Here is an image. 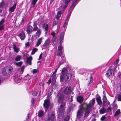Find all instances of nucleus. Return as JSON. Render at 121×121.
Instances as JSON below:
<instances>
[{
  "mask_svg": "<svg viewBox=\"0 0 121 121\" xmlns=\"http://www.w3.org/2000/svg\"><path fill=\"white\" fill-rule=\"evenodd\" d=\"M95 103V99L94 98L90 101L88 104L84 103L79 106V109L77 112V117L79 120H81L83 118L87 117L89 114L90 111Z\"/></svg>",
  "mask_w": 121,
  "mask_h": 121,
  "instance_id": "nucleus-1",
  "label": "nucleus"
},
{
  "mask_svg": "<svg viewBox=\"0 0 121 121\" xmlns=\"http://www.w3.org/2000/svg\"><path fill=\"white\" fill-rule=\"evenodd\" d=\"M33 26V27L30 25L27 27L26 31L27 34H29L32 31H37L35 34L32 37V39H35L40 36L41 32V30L40 29H38L37 24L35 22L34 23Z\"/></svg>",
  "mask_w": 121,
  "mask_h": 121,
  "instance_id": "nucleus-2",
  "label": "nucleus"
},
{
  "mask_svg": "<svg viewBox=\"0 0 121 121\" xmlns=\"http://www.w3.org/2000/svg\"><path fill=\"white\" fill-rule=\"evenodd\" d=\"M68 71L65 68H63L62 70V75L60 76V80L61 82L65 80V82H69L71 78V75L70 73H67Z\"/></svg>",
  "mask_w": 121,
  "mask_h": 121,
  "instance_id": "nucleus-3",
  "label": "nucleus"
},
{
  "mask_svg": "<svg viewBox=\"0 0 121 121\" xmlns=\"http://www.w3.org/2000/svg\"><path fill=\"white\" fill-rule=\"evenodd\" d=\"M78 0H73V3L71 6L69 10V13L67 15L66 19L65 20V22L63 25V27L65 28L66 26L67 23L68 22L70 16L71 12L77 3Z\"/></svg>",
  "mask_w": 121,
  "mask_h": 121,
  "instance_id": "nucleus-4",
  "label": "nucleus"
},
{
  "mask_svg": "<svg viewBox=\"0 0 121 121\" xmlns=\"http://www.w3.org/2000/svg\"><path fill=\"white\" fill-rule=\"evenodd\" d=\"M55 114L54 112H50L48 113L47 115L46 119L47 121H53L55 117Z\"/></svg>",
  "mask_w": 121,
  "mask_h": 121,
  "instance_id": "nucleus-5",
  "label": "nucleus"
},
{
  "mask_svg": "<svg viewBox=\"0 0 121 121\" xmlns=\"http://www.w3.org/2000/svg\"><path fill=\"white\" fill-rule=\"evenodd\" d=\"M65 102L62 103L60 107L58 109V111L59 112L60 115H63L65 111Z\"/></svg>",
  "mask_w": 121,
  "mask_h": 121,
  "instance_id": "nucleus-6",
  "label": "nucleus"
},
{
  "mask_svg": "<svg viewBox=\"0 0 121 121\" xmlns=\"http://www.w3.org/2000/svg\"><path fill=\"white\" fill-rule=\"evenodd\" d=\"M72 91V87L69 86L65 88L63 90V92L65 94L68 95L71 93Z\"/></svg>",
  "mask_w": 121,
  "mask_h": 121,
  "instance_id": "nucleus-7",
  "label": "nucleus"
},
{
  "mask_svg": "<svg viewBox=\"0 0 121 121\" xmlns=\"http://www.w3.org/2000/svg\"><path fill=\"white\" fill-rule=\"evenodd\" d=\"M64 96L63 94H58L57 95L58 102L60 103L64 100Z\"/></svg>",
  "mask_w": 121,
  "mask_h": 121,
  "instance_id": "nucleus-8",
  "label": "nucleus"
},
{
  "mask_svg": "<svg viewBox=\"0 0 121 121\" xmlns=\"http://www.w3.org/2000/svg\"><path fill=\"white\" fill-rule=\"evenodd\" d=\"M50 104V100L47 99L44 101L43 105L45 108L47 109L48 108Z\"/></svg>",
  "mask_w": 121,
  "mask_h": 121,
  "instance_id": "nucleus-9",
  "label": "nucleus"
},
{
  "mask_svg": "<svg viewBox=\"0 0 121 121\" xmlns=\"http://www.w3.org/2000/svg\"><path fill=\"white\" fill-rule=\"evenodd\" d=\"M18 36L19 37L21 40H23L26 37V35L23 31H22L18 35Z\"/></svg>",
  "mask_w": 121,
  "mask_h": 121,
  "instance_id": "nucleus-10",
  "label": "nucleus"
},
{
  "mask_svg": "<svg viewBox=\"0 0 121 121\" xmlns=\"http://www.w3.org/2000/svg\"><path fill=\"white\" fill-rule=\"evenodd\" d=\"M51 42L50 39H48L46 41L44 44L43 45V47L44 49H46L47 47L49 45Z\"/></svg>",
  "mask_w": 121,
  "mask_h": 121,
  "instance_id": "nucleus-11",
  "label": "nucleus"
},
{
  "mask_svg": "<svg viewBox=\"0 0 121 121\" xmlns=\"http://www.w3.org/2000/svg\"><path fill=\"white\" fill-rule=\"evenodd\" d=\"M13 70V68L12 66H8L6 67V70L8 74H10L12 72Z\"/></svg>",
  "mask_w": 121,
  "mask_h": 121,
  "instance_id": "nucleus-12",
  "label": "nucleus"
},
{
  "mask_svg": "<svg viewBox=\"0 0 121 121\" xmlns=\"http://www.w3.org/2000/svg\"><path fill=\"white\" fill-rule=\"evenodd\" d=\"M103 100L104 104H105L106 105L108 106L109 104V103L107 100L105 95H104L103 98Z\"/></svg>",
  "mask_w": 121,
  "mask_h": 121,
  "instance_id": "nucleus-13",
  "label": "nucleus"
},
{
  "mask_svg": "<svg viewBox=\"0 0 121 121\" xmlns=\"http://www.w3.org/2000/svg\"><path fill=\"white\" fill-rule=\"evenodd\" d=\"M16 4L15 3L13 6L9 8V11L10 13H12L14 11V10L16 9Z\"/></svg>",
  "mask_w": 121,
  "mask_h": 121,
  "instance_id": "nucleus-14",
  "label": "nucleus"
},
{
  "mask_svg": "<svg viewBox=\"0 0 121 121\" xmlns=\"http://www.w3.org/2000/svg\"><path fill=\"white\" fill-rule=\"evenodd\" d=\"M4 19H2L0 22V30H3L4 29Z\"/></svg>",
  "mask_w": 121,
  "mask_h": 121,
  "instance_id": "nucleus-15",
  "label": "nucleus"
},
{
  "mask_svg": "<svg viewBox=\"0 0 121 121\" xmlns=\"http://www.w3.org/2000/svg\"><path fill=\"white\" fill-rule=\"evenodd\" d=\"M121 112L120 110L118 109L117 110L115 113L114 116V117H118L119 116L121 115Z\"/></svg>",
  "mask_w": 121,
  "mask_h": 121,
  "instance_id": "nucleus-16",
  "label": "nucleus"
},
{
  "mask_svg": "<svg viewBox=\"0 0 121 121\" xmlns=\"http://www.w3.org/2000/svg\"><path fill=\"white\" fill-rule=\"evenodd\" d=\"M13 49L14 51L16 53H18L19 51V48L15 44L13 45Z\"/></svg>",
  "mask_w": 121,
  "mask_h": 121,
  "instance_id": "nucleus-17",
  "label": "nucleus"
},
{
  "mask_svg": "<svg viewBox=\"0 0 121 121\" xmlns=\"http://www.w3.org/2000/svg\"><path fill=\"white\" fill-rule=\"evenodd\" d=\"M77 101L80 103H82L83 100V98L82 96H79L77 97Z\"/></svg>",
  "mask_w": 121,
  "mask_h": 121,
  "instance_id": "nucleus-18",
  "label": "nucleus"
},
{
  "mask_svg": "<svg viewBox=\"0 0 121 121\" xmlns=\"http://www.w3.org/2000/svg\"><path fill=\"white\" fill-rule=\"evenodd\" d=\"M42 38H40L39 39H38L37 43L35 45V47H37L39 46L42 43Z\"/></svg>",
  "mask_w": 121,
  "mask_h": 121,
  "instance_id": "nucleus-19",
  "label": "nucleus"
},
{
  "mask_svg": "<svg viewBox=\"0 0 121 121\" xmlns=\"http://www.w3.org/2000/svg\"><path fill=\"white\" fill-rule=\"evenodd\" d=\"M112 69L110 68L107 71L106 73V76L109 77L111 76L112 74Z\"/></svg>",
  "mask_w": 121,
  "mask_h": 121,
  "instance_id": "nucleus-20",
  "label": "nucleus"
},
{
  "mask_svg": "<svg viewBox=\"0 0 121 121\" xmlns=\"http://www.w3.org/2000/svg\"><path fill=\"white\" fill-rule=\"evenodd\" d=\"M71 0H66L65 1V4L64 5L63 7V6L62 5V7H63V8H62L63 9V10L64 9H65L68 6V4L70 2Z\"/></svg>",
  "mask_w": 121,
  "mask_h": 121,
  "instance_id": "nucleus-21",
  "label": "nucleus"
},
{
  "mask_svg": "<svg viewBox=\"0 0 121 121\" xmlns=\"http://www.w3.org/2000/svg\"><path fill=\"white\" fill-rule=\"evenodd\" d=\"M43 28L44 29L46 32H47L48 29V25L47 24L43 23L42 25Z\"/></svg>",
  "mask_w": 121,
  "mask_h": 121,
  "instance_id": "nucleus-22",
  "label": "nucleus"
},
{
  "mask_svg": "<svg viewBox=\"0 0 121 121\" xmlns=\"http://www.w3.org/2000/svg\"><path fill=\"white\" fill-rule=\"evenodd\" d=\"M96 100L98 104L100 105H101L102 104V102L101 100L100 97H97L96 99Z\"/></svg>",
  "mask_w": 121,
  "mask_h": 121,
  "instance_id": "nucleus-23",
  "label": "nucleus"
},
{
  "mask_svg": "<svg viewBox=\"0 0 121 121\" xmlns=\"http://www.w3.org/2000/svg\"><path fill=\"white\" fill-rule=\"evenodd\" d=\"M32 59V57H28L27 59V64L29 65H31V61Z\"/></svg>",
  "mask_w": 121,
  "mask_h": 121,
  "instance_id": "nucleus-24",
  "label": "nucleus"
},
{
  "mask_svg": "<svg viewBox=\"0 0 121 121\" xmlns=\"http://www.w3.org/2000/svg\"><path fill=\"white\" fill-rule=\"evenodd\" d=\"M62 13V12L61 11H59L58 12L56 17V18L57 20L59 19Z\"/></svg>",
  "mask_w": 121,
  "mask_h": 121,
  "instance_id": "nucleus-25",
  "label": "nucleus"
},
{
  "mask_svg": "<svg viewBox=\"0 0 121 121\" xmlns=\"http://www.w3.org/2000/svg\"><path fill=\"white\" fill-rule=\"evenodd\" d=\"M44 112L43 111L41 110L39 111L38 114V116L40 117H41L43 116L44 114Z\"/></svg>",
  "mask_w": 121,
  "mask_h": 121,
  "instance_id": "nucleus-26",
  "label": "nucleus"
},
{
  "mask_svg": "<svg viewBox=\"0 0 121 121\" xmlns=\"http://www.w3.org/2000/svg\"><path fill=\"white\" fill-rule=\"evenodd\" d=\"M106 111V109L103 107L99 110V113L100 114H103Z\"/></svg>",
  "mask_w": 121,
  "mask_h": 121,
  "instance_id": "nucleus-27",
  "label": "nucleus"
},
{
  "mask_svg": "<svg viewBox=\"0 0 121 121\" xmlns=\"http://www.w3.org/2000/svg\"><path fill=\"white\" fill-rule=\"evenodd\" d=\"M113 109L114 110H115L117 109V104L115 103L112 104Z\"/></svg>",
  "mask_w": 121,
  "mask_h": 121,
  "instance_id": "nucleus-28",
  "label": "nucleus"
},
{
  "mask_svg": "<svg viewBox=\"0 0 121 121\" xmlns=\"http://www.w3.org/2000/svg\"><path fill=\"white\" fill-rule=\"evenodd\" d=\"M63 59H62L63 60L59 62V63L58 64L59 67L60 66L61 64H63V62H65V57H64L63 56Z\"/></svg>",
  "mask_w": 121,
  "mask_h": 121,
  "instance_id": "nucleus-29",
  "label": "nucleus"
},
{
  "mask_svg": "<svg viewBox=\"0 0 121 121\" xmlns=\"http://www.w3.org/2000/svg\"><path fill=\"white\" fill-rule=\"evenodd\" d=\"M57 39L56 38H55L52 42V44L53 45L57 43Z\"/></svg>",
  "mask_w": 121,
  "mask_h": 121,
  "instance_id": "nucleus-30",
  "label": "nucleus"
},
{
  "mask_svg": "<svg viewBox=\"0 0 121 121\" xmlns=\"http://www.w3.org/2000/svg\"><path fill=\"white\" fill-rule=\"evenodd\" d=\"M62 54V51H57V52L56 55L58 56H60Z\"/></svg>",
  "mask_w": 121,
  "mask_h": 121,
  "instance_id": "nucleus-31",
  "label": "nucleus"
},
{
  "mask_svg": "<svg viewBox=\"0 0 121 121\" xmlns=\"http://www.w3.org/2000/svg\"><path fill=\"white\" fill-rule=\"evenodd\" d=\"M38 50V49L36 48H33L32 50L31 54L33 55L35 54V53Z\"/></svg>",
  "mask_w": 121,
  "mask_h": 121,
  "instance_id": "nucleus-32",
  "label": "nucleus"
},
{
  "mask_svg": "<svg viewBox=\"0 0 121 121\" xmlns=\"http://www.w3.org/2000/svg\"><path fill=\"white\" fill-rule=\"evenodd\" d=\"M21 56L20 55H17L16 57L15 60L16 61H19L21 59Z\"/></svg>",
  "mask_w": 121,
  "mask_h": 121,
  "instance_id": "nucleus-33",
  "label": "nucleus"
},
{
  "mask_svg": "<svg viewBox=\"0 0 121 121\" xmlns=\"http://www.w3.org/2000/svg\"><path fill=\"white\" fill-rule=\"evenodd\" d=\"M65 32L64 31H63L61 33L60 35V39L61 40H63Z\"/></svg>",
  "mask_w": 121,
  "mask_h": 121,
  "instance_id": "nucleus-34",
  "label": "nucleus"
},
{
  "mask_svg": "<svg viewBox=\"0 0 121 121\" xmlns=\"http://www.w3.org/2000/svg\"><path fill=\"white\" fill-rule=\"evenodd\" d=\"M22 61H20L18 62H17L15 63L16 65L19 66H21L22 65Z\"/></svg>",
  "mask_w": 121,
  "mask_h": 121,
  "instance_id": "nucleus-35",
  "label": "nucleus"
},
{
  "mask_svg": "<svg viewBox=\"0 0 121 121\" xmlns=\"http://www.w3.org/2000/svg\"><path fill=\"white\" fill-rule=\"evenodd\" d=\"M63 47L61 45H60L58 47V49L57 50L60 51H62Z\"/></svg>",
  "mask_w": 121,
  "mask_h": 121,
  "instance_id": "nucleus-36",
  "label": "nucleus"
},
{
  "mask_svg": "<svg viewBox=\"0 0 121 121\" xmlns=\"http://www.w3.org/2000/svg\"><path fill=\"white\" fill-rule=\"evenodd\" d=\"M4 5V3L3 1H2L0 3V8H2L3 7Z\"/></svg>",
  "mask_w": 121,
  "mask_h": 121,
  "instance_id": "nucleus-37",
  "label": "nucleus"
},
{
  "mask_svg": "<svg viewBox=\"0 0 121 121\" xmlns=\"http://www.w3.org/2000/svg\"><path fill=\"white\" fill-rule=\"evenodd\" d=\"M38 0H33L32 2V4L33 5H34H34H35L36 4V2H37Z\"/></svg>",
  "mask_w": 121,
  "mask_h": 121,
  "instance_id": "nucleus-38",
  "label": "nucleus"
},
{
  "mask_svg": "<svg viewBox=\"0 0 121 121\" xmlns=\"http://www.w3.org/2000/svg\"><path fill=\"white\" fill-rule=\"evenodd\" d=\"M30 94L33 96H36L37 94V93L35 91H32L30 92Z\"/></svg>",
  "mask_w": 121,
  "mask_h": 121,
  "instance_id": "nucleus-39",
  "label": "nucleus"
},
{
  "mask_svg": "<svg viewBox=\"0 0 121 121\" xmlns=\"http://www.w3.org/2000/svg\"><path fill=\"white\" fill-rule=\"evenodd\" d=\"M118 101H121V95H119L117 97Z\"/></svg>",
  "mask_w": 121,
  "mask_h": 121,
  "instance_id": "nucleus-40",
  "label": "nucleus"
},
{
  "mask_svg": "<svg viewBox=\"0 0 121 121\" xmlns=\"http://www.w3.org/2000/svg\"><path fill=\"white\" fill-rule=\"evenodd\" d=\"M38 72V69H34L33 70V74L37 73Z\"/></svg>",
  "mask_w": 121,
  "mask_h": 121,
  "instance_id": "nucleus-41",
  "label": "nucleus"
},
{
  "mask_svg": "<svg viewBox=\"0 0 121 121\" xmlns=\"http://www.w3.org/2000/svg\"><path fill=\"white\" fill-rule=\"evenodd\" d=\"M69 118L68 116L67 117L64 119V121H68L69 120Z\"/></svg>",
  "mask_w": 121,
  "mask_h": 121,
  "instance_id": "nucleus-42",
  "label": "nucleus"
},
{
  "mask_svg": "<svg viewBox=\"0 0 121 121\" xmlns=\"http://www.w3.org/2000/svg\"><path fill=\"white\" fill-rule=\"evenodd\" d=\"M111 111V108L110 107H109L107 110V112H109Z\"/></svg>",
  "mask_w": 121,
  "mask_h": 121,
  "instance_id": "nucleus-43",
  "label": "nucleus"
},
{
  "mask_svg": "<svg viewBox=\"0 0 121 121\" xmlns=\"http://www.w3.org/2000/svg\"><path fill=\"white\" fill-rule=\"evenodd\" d=\"M57 21L54 20L53 22V26L55 25L57 23Z\"/></svg>",
  "mask_w": 121,
  "mask_h": 121,
  "instance_id": "nucleus-44",
  "label": "nucleus"
},
{
  "mask_svg": "<svg viewBox=\"0 0 121 121\" xmlns=\"http://www.w3.org/2000/svg\"><path fill=\"white\" fill-rule=\"evenodd\" d=\"M56 82V80L55 79H53L52 78V82L51 83V84L52 85H53Z\"/></svg>",
  "mask_w": 121,
  "mask_h": 121,
  "instance_id": "nucleus-45",
  "label": "nucleus"
},
{
  "mask_svg": "<svg viewBox=\"0 0 121 121\" xmlns=\"http://www.w3.org/2000/svg\"><path fill=\"white\" fill-rule=\"evenodd\" d=\"M55 33L54 32H53L51 33V35L53 36V37L54 38L55 37Z\"/></svg>",
  "mask_w": 121,
  "mask_h": 121,
  "instance_id": "nucleus-46",
  "label": "nucleus"
},
{
  "mask_svg": "<svg viewBox=\"0 0 121 121\" xmlns=\"http://www.w3.org/2000/svg\"><path fill=\"white\" fill-rule=\"evenodd\" d=\"M105 118L104 116H103L101 118V120L102 121H103L105 119Z\"/></svg>",
  "mask_w": 121,
  "mask_h": 121,
  "instance_id": "nucleus-47",
  "label": "nucleus"
},
{
  "mask_svg": "<svg viewBox=\"0 0 121 121\" xmlns=\"http://www.w3.org/2000/svg\"><path fill=\"white\" fill-rule=\"evenodd\" d=\"M42 53L39 56V60H40L42 58Z\"/></svg>",
  "mask_w": 121,
  "mask_h": 121,
  "instance_id": "nucleus-48",
  "label": "nucleus"
},
{
  "mask_svg": "<svg viewBox=\"0 0 121 121\" xmlns=\"http://www.w3.org/2000/svg\"><path fill=\"white\" fill-rule=\"evenodd\" d=\"M29 44L30 43L29 42H28L27 43H26L25 44L26 46V47H29Z\"/></svg>",
  "mask_w": 121,
  "mask_h": 121,
  "instance_id": "nucleus-49",
  "label": "nucleus"
},
{
  "mask_svg": "<svg viewBox=\"0 0 121 121\" xmlns=\"http://www.w3.org/2000/svg\"><path fill=\"white\" fill-rule=\"evenodd\" d=\"M119 61V59L118 58L117 59L116 61L115 62V64H117L118 63Z\"/></svg>",
  "mask_w": 121,
  "mask_h": 121,
  "instance_id": "nucleus-50",
  "label": "nucleus"
},
{
  "mask_svg": "<svg viewBox=\"0 0 121 121\" xmlns=\"http://www.w3.org/2000/svg\"><path fill=\"white\" fill-rule=\"evenodd\" d=\"M24 67H25V66H23L21 67V70L22 71H23L24 70Z\"/></svg>",
  "mask_w": 121,
  "mask_h": 121,
  "instance_id": "nucleus-51",
  "label": "nucleus"
},
{
  "mask_svg": "<svg viewBox=\"0 0 121 121\" xmlns=\"http://www.w3.org/2000/svg\"><path fill=\"white\" fill-rule=\"evenodd\" d=\"M51 80H52L51 78H50L48 80V83L49 84H50V83H51Z\"/></svg>",
  "mask_w": 121,
  "mask_h": 121,
  "instance_id": "nucleus-52",
  "label": "nucleus"
},
{
  "mask_svg": "<svg viewBox=\"0 0 121 121\" xmlns=\"http://www.w3.org/2000/svg\"><path fill=\"white\" fill-rule=\"evenodd\" d=\"M90 83H92V82H93V80H92V78L91 77H90Z\"/></svg>",
  "mask_w": 121,
  "mask_h": 121,
  "instance_id": "nucleus-53",
  "label": "nucleus"
},
{
  "mask_svg": "<svg viewBox=\"0 0 121 121\" xmlns=\"http://www.w3.org/2000/svg\"><path fill=\"white\" fill-rule=\"evenodd\" d=\"M54 0H51L50 2V4H52L53 3Z\"/></svg>",
  "mask_w": 121,
  "mask_h": 121,
  "instance_id": "nucleus-54",
  "label": "nucleus"
},
{
  "mask_svg": "<svg viewBox=\"0 0 121 121\" xmlns=\"http://www.w3.org/2000/svg\"><path fill=\"white\" fill-rule=\"evenodd\" d=\"M34 99L33 98H32L31 100V102L32 104L33 103H34Z\"/></svg>",
  "mask_w": 121,
  "mask_h": 121,
  "instance_id": "nucleus-55",
  "label": "nucleus"
},
{
  "mask_svg": "<svg viewBox=\"0 0 121 121\" xmlns=\"http://www.w3.org/2000/svg\"><path fill=\"white\" fill-rule=\"evenodd\" d=\"M29 114H27V116L26 117V120H27V119L28 120V118H29Z\"/></svg>",
  "mask_w": 121,
  "mask_h": 121,
  "instance_id": "nucleus-56",
  "label": "nucleus"
},
{
  "mask_svg": "<svg viewBox=\"0 0 121 121\" xmlns=\"http://www.w3.org/2000/svg\"><path fill=\"white\" fill-rule=\"evenodd\" d=\"M119 76L120 78H121V72L120 73V74H119Z\"/></svg>",
  "mask_w": 121,
  "mask_h": 121,
  "instance_id": "nucleus-57",
  "label": "nucleus"
},
{
  "mask_svg": "<svg viewBox=\"0 0 121 121\" xmlns=\"http://www.w3.org/2000/svg\"><path fill=\"white\" fill-rule=\"evenodd\" d=\"M57 69H56L55 71H54V72L53 73V74H54V73H56L57 72Z\"/></svg>",
  "mask_w": 121,
  "mask_h": 121,
  "instance_id": "nucleus-58",
  "label": "nucleus"
},
{
  "mask_svg": "<svg viewBox=\"0 0 121 121\" xmlns=\"http://www.w3.org/2000/svg\"><path fill=\"white\" fill-rule=\"evenodd\" d=\"M73 97V96H71V102H72L73 101V99H72Z\"/></svg>",
  "mask_w": 121,
  "mask_h": 121,
  "instance_id": "nucleus-59",
  "label": "nucleus"
},
{
  "mask_svg": "<svg viewBox=\"0 0 121 121\" xmlns=\"http://www.w3.org/2000/svg\"><path fill=\"white\" fill-rule=\"evenodd\" d=\"M91 121H95V118L93 119Z\"/></svg>",
  "mask_w": 121,
  "mask_h": 121,
  "instance_id": "nucleus-60",
  "label": "nucleus"
},
{
  "mask_svg": "<svg viewBox=\"0 0 121 121\" xmlns=\"http://www.w3.org/2000/svg\"><path fill=\"white\" fill-rule=\"evenodd\" d=\"M24 18H22V21H21L22 23L24 21Z\"/></svg>",
  "mask_w": 121,
  "mask_h": 121,
  "instance_id": "nucleus-61",
  "label": "nucleus"
},
{
  "mask_svg": "<svg viewBox=\"0 0 121 121\" xmlns=\"http://www.w3.org/2000/svg\"><path fill=\"white\" fill-rule=\"evenodd\" d=\"M62 43V40H61L60 41V45H61V43Z\"/></svg>",
  "mask_w": 121,
  "mask_h": 121,
  "instance_id": "nucleus-62",
  "label": "nucleus"
},
{
  "mask_svg": "<svg viewBox=\"0 0 121 121\" xmlns=\"http://www.w3.org/2000/svg\"><path fill=\"white\" fill-rule=\"evenodd\" d=\"M119 86H120V90H121V83H120V85Z\"/></svg>",
  "mask_w": 121,
  "mask_h": 121,
  "instance_id": "nucleus-63",
  "label": "nucleus"
},
{
  "mask_svg": "<svg viewBox=\"0 0 121 121\" xmlns=\"http://www.w3.org/2000/svg\"><path fill=\"white\" fill-rule=\"evenodd\" d=\"M2 81H3V80L0 79V84L2 82Z\"/></svg>",
  "mask_w": 121,
  "mask_h": 121,
  "instance_id": "nucleus-64",
  "label": "nucleus"
}]
</instances>
